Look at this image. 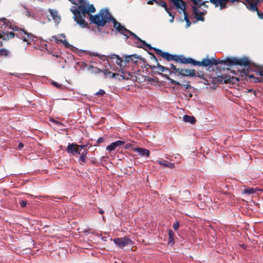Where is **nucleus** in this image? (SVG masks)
<instances>
[{
    "label": "nucleus",
    "mask_w": 263,
    "mask_h": 263,
    "mask_svg": "<svg viewBox=\"0 0 263 263\" xmlns=\"http://www.w3.org/2000/svg\"><path fill=\"white\" fill-rule=\"evenodd\" d=\"M28 203V201L26 200H22L20 202V204L22 208L25 207Z\"/></svg>",
    "instance_id": "473e14b6"
},
{
    "label": "nucleus",
    "mask_w": 263,
    "mask_h": 263,
    "mask_svg": "<svg viewBox=\"0 0 263 263\" xmlns=\"http://www.w3.org/2000/svg\"><path fill=\"white\" fill-rule=\"evenodd\" d=\"M261 2H263V0H245V2H243V4L246 5L249 10L254 12L257 10V5Z\"/></svg>",
    "instance_id": "9d476101"
},
{
    "label": "nucleus",
    "mask_w": 263,
    "mask_h": 263,
    "mask_svg": "<svg viewBox=\"0 0 263 263\" xmlns=\"http://www.w3.org/2000/svg\"><path fill=\"white\" fill-rule=\"evenodd\" d=\"M15 37L22 40L23 42L30 44L34 41L35 36L31 33L21 28L12 25L6 18L0 19V44L2 46L3 42L8 41Z\"/></svg>",
    "instance_id": "f257e3e1"
},
{
    "label": "nucleus",
    "mask_w": 263,
    "mask_h": 263,
    "mask_svg": "<svg viewBox=\"0 0 263 263\" xmlns=\"http://www.w3.org/2000/svg\"><path fill=\"white\" fill-rule=\"evenodd\" d=\"M73 4H76V0H68ZM80 5L76 9H71L73 14V18L82 28L88 27L87 23L84 21L83 16H85V13L90 12H95L96 8L92 4H89L86 0H77Z\"/></svg>",
    "instance_id": "7ed1b4c3"
},
{
    "label": "nucleus",
    "mask_w": 263,
    "mask_h": 263,
    "mask_svg": "<svg viewBox=\"0 0 263 263\" xmlns=\"http://www.w3.org/2000/svg\"><path fill=\"white\" fill-rule=\"evenodd\" d=\"M105 91L103 89H100L98 91H97L95 95L97 96H103L105 94Z\"/></svg>",
    "instance_id": "e433bc0d"
},
{
    "label": "nucleus",
    "mask_w": 263,
    "mask_h": 263,
    "mask_svg": "<svg viewBox=\"0 0 263 263\" xmlns=\"http://www.w3.org/2000/svg\"><path fill=\"white\" fill-rule=\"evenodd\" d=\"M157 67L159 68V70L161 72H165L167 71L170 74L171 73V72L169 68L165 67L161 65L158 62H157Z\"/></svg>",
    "instance_id": "bb28decb"
},
{
    "label": "nucleus",
    "mask_w": 263,
    "mask_h": 263,
    "mask_svg": "<svg viewBox=\"0 0 263 263\" xmlns=\"http://www.w3.org/2000/svg\"><path fill=\"white\" fill-rule=\"evenodd\" d=\"M250 70V68H247L246 69H243L242 71L245 73L246 76L248 77L249 78L254 79L255 82H260L261 81V78L255 77L253 75H249V73Z\"/></svg>",
    "instance_id": "aec40b11"
},
{
    "label": "nucleus",
    "mask_w": 263,
    "mask_h": 263,
    "mask_svg": "<svg viewBox=\"0 0 263 263\" xmlns=\"http://www.w3.org/2000/svg\"><path fill=\"white\" fill-rule=\"evenodd\" d=\"M139 47L143 48L145 50H151V49H154V48H153L151 45L146 43V42L144 41H142L141 42V44L138 46Z\"/></svg>",
    "instance_id": "5701e85b"
},
{
    "label": "nucleus",
    "mask_w": 263,
    "mask_h": 263,
    "mask_svg": "<svg viewBox=\"0 0 263 263\" xmlns=\"http://www.w3.org/2000/svg\"><path fill=\"white\" fill-rule=\"evenodd\" d=\"M62 43L65 45L66 47H69L70 46L69 43L65 40H63Z\"/></svg>",
    "instance_id": "4c0bfd02"
},
{
    "label": "nucleus",
    "mask_w": 263,
    "mask_h": 263,
    "mask_svg": "<svg viewBox=\"0 0 263 263\" xmlns=\"http://www.w3.org/2000/svg\"><path fill=\"white\" fill-rule=\"evenodd\" d=\"M152 56H153V58L154 59H155V60L156 62H157V58L155 57V55H154V54H153V55H152Z\"/></svg>",
    "instance_id": "864d4df0"
},
{
    "label": "nucleus",
    "mask_w": 263,
    "mask_h": 263,
    "mask_svg": "<svg viewBox=\"0 0 263 263\" xmlns=\"http://www.w3.org/2000/svg\"><path fill=\"white\" fill-rule=\"evenodd\" d=\"M99 213L100 214H103L104 213V211L102 210H100L99 211Z\"/></svg>",
    "instance_id": "8fccbe9b"
},
{
    "label": "nucleus",
    "mask_w": 263,
    "mask_h": 263,
    "mask_svg": "<svg viewBox=\"0 0 263 263\" xmlns=\"http://www.w3.org/2000/svg\"><path fill=\"white\" fill-rule=\"evenodd\" d=\"M53 37H54L55 40V42L57 44H59L60 43H62L63 42V40H60V39H57L55 37V36H53Z\"/></svg>",
    "instance_id": "37998d69"
},
{
    "label": "nucleus",
    "mask_w": 263,
    "mask_h": 263,
    "mask_svg": "<svg viewBox=\"0 0 263 263\" xmlns=\"http://www.w3.org/2000/svg\"><path fill=\"white\" fill-rule=\"evenodd\" d=\"M168 1L173 4L174 7L177 10H179V9H182V8L183 9L186 8V4L183 0H168ZM190 1L194 5V6H192V8L195 18L197 21L203 22L204 21V17L203 16L206 13V11H201L200 8L202 6H204L206 8H208V5L206 4L208 2H202V0H190Z\"/></svg>",
    "instance_id": "20e7f679"
},
{
    "label": "nucleus",
    "mask_w": 263,
    "mask_h": 263,
    "mask_svg": "<svg viewBox=\"0 0 263 263\" xmlns=\"http://www.w3.org/2000/svg\"><path fill=\"white\" fill-rule=\"evenodd\" d=\"M158 163L160 165L163 166L164 167L169 168H174L175 167V164L171 163L166 160H158Z\"/></svg>",
    "instance_id": "f3484780"
},
{
    "label": "nucleus",
    "mask_w": 263,
    "mask_h": 263,
    "mask_svg": "<svg viewBox=\"0 0 263 263\" xmlns=\"http://www.w3.org/2000/svg\"><path fill=\"white\" fill-rule=\"evenodd\" d=\"M103 141V137H100L98 139V140L97 141V143H98V144L101 143Z\"/></svg>",
    "instance_id": "a18cd8bd"
},
{
    "label": "nucleus",
    "mask_w": 263,
    "mask_h": 263,
    "mask_svg": "<svg viewBox=\"0 0 263 263\" xmlns=\"http://www.w3.org/2000/svg\"><path fill=\"white\" fill-rule=\"evenodd\" d=\"M116 76H119L118 73H112L111 75V77L112 78H116Z\"/></svg>",
    "instance_id": "de8ad7c7"
},
{
    "label": "nucleus",
    "mask_w": 263,
    "mask_h": 263,
    "mask_svg": "<svg viewBox=\"0 0 263 263\" xmlns=\"http://www.w3.org/2000/svg\"><path fill=\"white\" fill-rule=\"evenodd\" d=\"M125 33H126L128 36V34H130L133 37H134L135 40H137L138 42H140L142 41L139 37H138L136 34L130 31V30L127 29V30L125 31Z\"/></svg>",
    "instance_id": "a878e982"
},
{
    "label": "nucleus",
    "mask_w": 263,
    "mask_h": 263,
    "mask_svg": "<svg viewBox=\"0 0 263 263\" xmlns=\"http://www.w3.org/2000/svg\"><path fill=\"white\" fill-rule=\"evenodd\" d=\"M49 12L54 22L59 23L61 20V16L59 15L58 12L56 10L50 9L49 10Z\"/></svg>",
    "instance_id": "dca6fc26"
},
{
    "label": "nucleus",
    "mask_w": 263,
    "mask_h": 263,
    "mask_svg": "<svg viewBox=\"0 0 263 263\" xmlns=\"http://www.w3.org/2000/svg\"><path fill=\"white\" fill-rule=\"evenodd\" d=\"M212 65H217L219 64H228L229 65H239L244 66L245 67H249L251 65V61L247 57H242L241 58H228L224 60H215L212 58Z\"/></svg>",
    "instance_id": "39448f33"
},
{
    "label": "nucleus",
    "mask_w": 263,
    "mask_h": 263,
    "mask_svg": "<svg viewBox=\"0 0 263 263\" xmlns=\"http://www.w3.org/2000/svg\"><path fill=\"white\" fill-rule=\"evenodd\" d=\"M78 147H79L80 152H81L82 149H84L85 147H86V145H78Z\"/></svg>",
    "instance_id": "a19ab883"
},
{
    "label": "nucleus",
    "mask_w": 263,
    "mask_h": 263,
    "mask_svg": "<svg viewBox=\"0 0 263 263\" xmlns=\"http://www.w3.org/2000/svg\"><path fill=\"white\" fill-rule=\"evenodd\" d=\"M197 76L200 78H203V74H198Z\"/></svg>",
    "instance_id": "603ef678"
},
{
    "label": "nucleus",
    "mask_w": 263,
    "mask_h": 263,
    "mask_svg": "<svg viewBox=\"0 0 263 263\" xmlns=\"http://www.w3.org/2000/svg\"><path fill=\"white\" fill-rule=\"evenodd\" d=\"M118 76H116V79H118L119 80L123 79H122V74H120L118 73Z\"/></svg>",
    "instance_id": "49530a36"
},
{
    "label": "nucleus",
    "mask_w": 263,
    "mask_h": 263,
    "mask_svg": "<svg viewBox=\"0 0 263 263\" xmlns=\"http://www.w3.org/2000/svg\"><path fill=\"white\" fill-rule=\"evenodd\" d=\"M183 120L185 122H188L191 124H194L196 121V120L194 117L187 115H185L183 117Z\"/></svg>",
    "instance_id": "4be33fe9"
},
{
    "label": "nucleus",
    "mask_w": 263,
    "mask_h": 263,
    "mask_svg": "<svg viewBox=\"0 0 263 263\" xmlns=\"http://www.w3.org/2000/svg\"><path fill=\"white\" fill-rule=\"evenodd\" d=\"M180 226V223L179 222L177 221L173 223V227L175 230H177Z\"/></svg>",
    "instance_id": "c9c22d12"
},
{
    "label": "nucleus",
    "mask_w": 263,
    "mask_h": 263,
    "mask_svg": "<svg viewBox=\"0 0 263 263\" xmlns=\"http://www.w3.org/2000/svg\"><path fill=\"white\" fill-rule=\"evenodd\" d=\"M51 122L57 124V125H61V123L59 121H57L54 119L51 120Z\"/></svg>",
    "instance_id": "79ce46f5"
},
{
    "label": "nucleus",
    "mask_w": 263,
    "mask_h": 263,
    "mask_svg": "<svg viewBox=\"0 0 263 263\" xmlns=\"http://www.w3.org/2000/svg\"><path fill=\"white\" fill-rule=\"evenodd\" d=\"M156 68V66H154L152 67V69H154V68Z\"/></svg>",
    "instance_id": "5fc2aeb1"
},
{
    "label": "nucleus",
    "mask_w": 263,
    "mask_h": 263,
    "mask_svg": "<svg viewBox=\"0 0 263 263\" xmlns=\"http://www.w3.org/2000/svg\"><path fill=\"white\" fill-rule=\"evenodd\" d=\"M257 73L263 77V69H259L257 71Z\"/></svg>",
    "instance_id": "c03bdc74"
},
{
    "label": "nucleus",
    "mask_w": 263,
    "mask_h": 263,
    "mask_svg": "<svg viewBox=\"0 0 263 263\" xmlns=\"http://www.w3.org/2000/svg\"><path fill=\"white\" fill-rule=\"evenodd\" d=\"M130 144H127L125 146V148H128L129 146H130Z\"/></svg>",
    "instance_id": "3c124183"
},
{
    "label": "nucleus",
    "mask_w": 263,
    "mask_h": 263,
    "mask_svg": "<svg viewBox=\"0 0 263 263\" xmlns=\"http://www.w3.org/2000/svg\"><path fill=\"white\" fill-rule=\"evenodd\" d=\"M213 60L208 59H203L201 62L196 61L191 58H187V64H191L194 66H202L204 67L211 66L213 64Z\"/></svg>",
    "instance_id": "0eeeda50"
},
{
    "label": "nucleus",
    "mask_w": 263,
    "mask_h": 263,
    "mask_svg": "<svg viewBox=\"0 0 263 263\" xmlns=\"http://www.w3.org/2000/svg\"><path fill=\"white\" fill-rule=\"evenodd\" d=\"M10 53L9 51L5 48L0 49V56L8 57L9 56Z\"/></svg>",
    "instance_id": "c85d7f7f"
},
{
    "label": "nucleus",
    "mask_w": 263,
    "mask_h": 263,
    "mask_svg": "<svg viewBox=\"0 0 263 263\" xmlns=\"http://www.w3.org/2000/svg\"><path fill=\"white\" fill-rule=\"evenodd\" d=\"M255 192V190L253 188H247L243 190L242 193L245 194H247L248 195H250L252 194Z\"/></svg>",
    "instance_id": "cd10ccee"
},
{
    "label": "nucleus",
    "mask_w": 263,
    "mask_h": 263,
    "mask_svg": "<svg viewBox=\"0 0 263 263\" xmlns=\"http://www.w3.org/2000/svg\"><path fill=\"white\" fill-rule=\"evenodd\" d=\"M125 143V142L121 140H118L115 141L114 142L111 143L109 145H108L106 149L109 152H111L114 151L117 147L123 145Z\"/></svg>",
    "instance_id": "ddd939ff"
},
{
    "label": "nucleus",
    "mask_w": 263,
    "mask_h": 263,
    "mask_svg": "<svg viewBox=\"0 0 263 263\" xmlns=\"http://www.w3.org/2000/svg\"><path fill=\"white\" fill-rule=\"evenodd\" d=\"M254 12H257V15L258 16V17L260 18V19H263V12H260L258 9V8L257 7V10H255Z\"/></svg>",
    "instance_id": "f704fd0d"
},
{
    "label": "nucleus",
    "mask_w": 263,
    "mask_h": 263,
    "mask_svg": "<svg viewBox=\"0 0 263 263\" xmlns=\"http://www.w3.org/2000/svg\"><path fill=\"white\" fill-rule=\"evenodd\" d=\"M154 3H156L160 6L164 7L165 9H167L166 4L163 0H149L147 3L149 5H153Z\"/></svg>",
    "instance_id": "6ab92c4d"
},
{
    "label": "nucleus",
    "mask_w": 263,
    "mask_h": 263,
    "mask_svg": "<svg viewBox=\"0 0 263 263\" xmlns=\"http://www.w3.org/2000/svg\"><path fill=\"white\" fill-rule=\"evenodd\" d=\"M78 146V144L75 143H69L66 148V151L68 153L72 154L73 155L76 154H81V152H80Z\"/></svg>",
    "instance_id": "9b49d317"
},
{
    "label": "nucleus",
    "mask_w": 263,
    "mask_h": 263,
    "mask_svg": "<svg viewBox=\"0 0 263 263\" xmlns=\"http://www.w3.org/2000/svg\"><path fill=\"white\" fill-rule=\"evenodd\" d=\"M154 50L157 54L160 55L162 58L165 59L168 61L174 60L176 62L181 64H187V58H185L183 55H172L168 52H163L161 50L158 48H154Z\"/></svg>",
    "instance_id": "423d86ee"
},
{
    "label": "nucleus",
    "mask_w": 263,
    "mask_h": 263,
    "mask_svg": "<svg viewBox=\"0 0 263 263\" xmlns=\"http://www.w3.org/2000/svg\"><path fill=\"white\" fill-rule=\"evenodd\" d=\"M171 8H168L167 7V9H165V10L167 12V13L168 14V15L171 16V18L170 20V22L171 23H173L174 22V17H175V16H174V14H173L172 13V12H171Z\"/></svg>",
    "instance_id": "7c9ffc66"
},
{
    "label": "nucleus",
    "mask_w": 263,
    "mask_h": 263,
    "mask_svg": "<svg viewBox=\"0 0 263 263\" xmlns=\"http://www.w3.org/2000/svg\"><path fill=\"white\" fill-rule=\"evenodd\" d=\"M140 59V58L137 54H132L129 55L125 56V64L126 63H133L135 64L137 63L138 60Z\"/></svg>",
    "instance_id": "4468645a"
},
{
    "label": "nucleus",
    "mask_w": 263,
    "mask_h": 263,
    "mask_svg": "<svg viewBox=\"0 0 263 263\" xmlns=\"http://www.w3.org/2000/svg\"><path fill=\"white\" fill-rule=\"evenodd\" d=\"M61 35H62V36H63V37H65V35L64 34H61Z\"/></svg>",
    "instance_id": "6e6d98bb"
},
{
    "label": "nucleus",
    "mask_w": 263,
    "mask_h": 263,
    "mask_svg": "<svg viewBox=\"0 0 263 263\" xmlns=\"http://www.w3.org/2000/svg\"><path fill=\"white\" fill-rule=\"evenodd\" d=\"M23 147H24V144L20 142L18 143V145L17 147V148L18 149H21Z\"/></svg>",
    "instance_id": "ea45409f"
},
{
    "label": "nucleus",
    "mask_w": 263,
    "mask_h": 263,
    "mask_svg": "<svg viewBox=\"0 0 263 263\" xmlns=\"http://www.w3.org/2000/svg\"><path fill=\"white\" fill-rule=\"evenodd\" d=\"M183 86H184V87L185 89H189V88H191V86H190V84H187L186 85H183Z\"/></svg>",
    "instance_id": "09e8293b"
},
{
    "label": "nucleus",
    "mask_w": 263,
    "mask_h": 263,
    "mask_svg": "<svg viewBox=\"0 0 263 263\" xmlns=\"http://www.w3.org/2000/svg\"><path fill=\"white\" fill-rule=\"evenodd\" d=\"M110 59H116V63L117 64L122 66V63L124 62L122 58L117 54H113L110 55Z\"/></svg>",
    "instance_id": "393cba45"
},
{
    "label": "nucleus",
    "mask_w": 263,
    "mask_h": 263,
    "mask_svg": "<svg viewBox=\"0 0 263 263\" xmlns=\"http://www.w3.org/2000/svg\"><path fill=\"white\" fill-rule=\"evenodd\" d=\"M170 67H171V68H172L173 69V71H172V72H173L174 73H176V72H177L178 71H179V68H177L176 67V66H175L173 64H170Z\"/></svg>",
    "instance_id": "2f4dec72"
},
{
    "label": "nucleus",
    "mask_w": 263,
    "mask_h": 263,
    "mask_svg": "<svg viewBox=\"0 0 263 263\" xmlns=\"http://www.w3.org/2000/svg\"><path fill=\"white\" fill-rule=\"evenodd\" d=\"M51 83L53 85L55 86L56 87L58 88H62L63 87L62 84H59L56 82L53 81Z\"/></svg>",
    "instance_id": "72a5a7b5"
},
{
    "label": "nucleus",
    "mask_w": 263,
    "mask_h": 263,
    "mask_svg": "<svg viewBox=\"0 0 263 263\" xmlns=\"http://www.w3.org/2000/svg\"><path fill=\"white\" fill-rule=\"evenodd\" d=\"M163 76L165 77H166V78L170 82V83L172 84H175V85H180V83L178 82V81H176L173 79H171L168 76L166 75V74H163Z\"/></svg>",
    "instance_id": "c756f323"
},
{
    "label": "nucleus",
    "mask_w": 263,
    "mask_h": 263,
    "mask_svg": "<svg viewBox=\"0 0 263 263\" xmlns=\"http://www.w3.org/2000/svg\"><path fill=\"white\" fill-rule=\"evenodd\" d=\"M90 13L91 12L88 13V15H89L90 20L92 23L96 24L98 27H103L107 23L112 21L114 27L116 28L117 31L126 36L127 39L129 37V36L124 32L125 31L127 30V29L118 23L109 13L108 10L102 9L99 11V13L95 15L90 14ZM86 14V13L85 14V16H83L84 20ZM87 14H88V13H87Z\"/></svg>",
    "instance_id": "f03ea898"
},
{
    "label": "nucleus",
    "mask_w": 263,
    "mask_h": 263,
    "mask_svg": "<svg viewBox=\"0 0 263 263\" xmlns=\"http://www.w3.org/2000/svg\"><path fill=\"white\" fill-rule=\"evenodd\" d=\"M185 10H186V8L183 9L182 8V9H179V10H178V11L180 13H181L182 12L183 13L184 18L185 21L186 22V27L188 28L191 26V23L189 20L188 14L186 13Z\"/></svg>",
    "instance_id": "a211bd4d"
},
{
    "label": "nucleus",
    "mask_w": 263,
    "mask_h": 263,
    "mask_svg": "<svg viewBox=\"0 0 263 263\" xmlns=\"http://www.w3.org/2000/svg\"><path fill=\"white\" fill-rule=\"evenodd\" d=\"M122 74V79L128 80H131L133 81H136L138 83L142 82L139 76H136L135 72H130L126 69H123L121 71Z\"/></svg>",
    "instance_id": "6e6552de"
},
{
    "label": "nucleus",
    "mask_w": 263,
    "mask_h": 263,
    "mask_svg": "<svg viewBox=\"0 0 263 263\" xmlns=\"http://www.w3.org/2000/svg\"><path fill=\"white\" fill-rule=\"evenodd\" d=\"M175 233L172 230H168V243L172 245L174 244L175 243Z\"/></svg>",
    "instance_id": "b1692460"
},
{
    "label": "nucleus",
    "mask_w": 263,
    "mask_h": 263,
    "mask_svg": "<svg viewBox=\"0 0 263 263\" xmlns=\"http://www.w3.org/2000/svg\"><path fill=\"white\" fill-rule=\"evenodd\" d=\"M178 75H181L185 77H194L197 76L195 73V70L193 69H186L183 68H179V71L177 72Z\"/></svg>",
    "instance_id": "f8f14e48"
},
{
    "label": "nucleus",
    "mask_w": 263,
    "mask_h": 263,
    "mask_svg": "<svg viewBox=\"0 0 263 263\" xmlns=\"http://www.w3.org/2000/svg\"><path fill=\"white\" fill-rule=\"evenodd\" d=\"M111 72L108 69H105L104 71V74L107 76L108 74H110Z\"/></svg>",
    "instance_id": "58836bf2"
},
{
    "label": "nucleus",
    "mask_w": 263,
    "mask_h": 263,
    "mask_svg": "<svg viewBox=\"0 0 263 263\" xmlns=\"http://www.w3.org/2000/svg\"><path fill=\"white\" fill-rule=\"evenodd\" d=\"M133 151L138 153L142 156H146L149 157L150 155V151L146 148L141 147H135L133 148Z\"/></svg>",
    "instance_id": "2eb2a0df"
},
{
    "label": "nucleus",
    "mask_w": 263,
    "mask_h": 263,
    "mask_svg": "<svg viewBox=\"0 0 263 263\" xmlns=\"http://www.w3.org/2000/svg\"><path fill=\"white\" fill-rule=\"evenodd\" d=\"M87 153V151L81 153V156L78 160V162L80 164L83 165V164L86 162Z\"/></svg>",
    "instance_id": "412c9836"
},
{
    "label": "nucleus",
    "mask_w": 263,
    "mask_h": 263,
    "mask_svg": "<svg viewBox=\"0 0 263 263\" xmlns=\"http://www.w3.org/2000/svg\"><path fill=\"white\" fill-rule=\"evenodd\" d=\"M113 241L120 248L128 245H132L134 243L133 241L128 237L116 238L114 239Z\"/></svg>",
    "instance_id": "1a4fd4ad"
}]
</instances>
